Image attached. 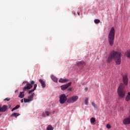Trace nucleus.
I'll use <instances>...</instances> for the list:
<instances>
[{"label": "nucleus", "instance_id": "28", "mask_svg": "<svg viewBox=\"0 0 130 130\" xmlns=\"http://www.w3.org/2000/svg\"><path fill=\"white\" fill-rule=\"evenodd\" d=\"M73 88L72 87H70L68 89V91H72V89Z\"/></svg>", "mask_w": 130, "mask_h": 130}, {"label": "nucleus", "instance_id": "10", "mask_svg": "<svg viewBox=\"0 0 130 130\" xmlns=\"http://www.w3.org/2000/svg\"><path fill=\"white\" fill-rule=\"evenodd\" d=\"M39 82L41 84L42 88H45V87H46V85L45 84V81H44V80L42 79H40Z\"/></svg>", "mask_w": 130, "mask_h": 130}, {"label": "nucleus", "instance_id": "18", "mask_svg": "<svg viewBox=\"0 0 130 130\" xmlns=\"http://www.w3.org/2000/svg\"><path fill=\"white\" fill-rule=\"evenodd\" d=\"M125 100H126V101H129V100H130V92H128L127 95L126 96Z\"/></svg>", "mask_w": 130, "mask_h": 130}, {"label": "nucleus", "instance_id": "13", "mask_svg": "<svg viewBox=\"0 0 130 130\" xmlns=\"http://www.w3.org/2000/svg\"><path fill=\"white\" fill-rule=\"evenodd\" d=\"M78 67H80V66H86V63L83 61H81L80 62L77 63Z\"/></svg>", "mask_w": 130, "mask_h": 130}, {"label": "nucleus", "instance_id": "31", "mask_svg": "<svg viewBox=\"0 0 130 130\" xmlns=\"http://www.w3.org/2000/svg\"><path fill=\"white\" fill-rule=\"evenodd\" d=\"M77 13L78 15H80V12H78Z\"/></svg>", "mask_w": 130, "mask_h": 130}, {"label": "nucleus", "instance_id": "27", "mask_svg": "<svg viewBox=\"0 0 130 130\" xmlns=\"http://www.w3.org/2000/svg\"><path fill=\"white\" fill-rule=\"evenodd\" d=\"M111 128V126L110 125V124H107V128Z\"/></svg>", "mask_w": 130, "mask_h": 130}, {"label": "nucleus", "instance_id": "17", "mask_svg": "<svg viewBox=\"0 0 130 130\" xmlns=\"http://www.w3.org/2000/svg\"><path fill=\"white\" fill-rule=\"evenodd\" d=\"M51 78L53 82H55V83H57V79L55 77V76H52Z\"/></svg>", "mask_w": 130, "mask_h": 130}, {"label": "nucleus", "instance_id": "16", "mask_svg": "<svg viewBox=\"0 0 130 130\" xmlns=\"http://www.w3.org/2000/svg\"><path fill=\"white\" fill-rule=\"evenodd\" d=\"M67 81H68V79H63L62 78H60L59 80V83H66Z\"/></svg>", "mask_w": 130, "mask_h": 130}, {"label": "nucleus", "instance_id": "34", "mask_svg": "<svg viewBox=\"0 0 130 130\" xmlns=\"http://www.w3.org/2000/svg\"><path fill=\"white\" fill-rule=\"evenodd\" d=\"M54 113V111L53 113Z\"/></svg>", "mask_w": 130, "mask_h": 130}, {"label": "nucleus", "instance_id": "9", "mask_svg": "<svg viewBox=\"0 0 130 130\" xmlns=\"http://www.w3.org/2000/svg\"><path fill=\"white\" fill-rule=\"evenodd\" d=\"M50 115V112L46 111L45 112H43L42 117H45L46 116H49Z\"/></svg>", "mask_w": 130, "mask_h": 130}, {"label": "nucleus", "instance_id": "22", "mask_svg": "<svg viewBox=\"0 0 130 130\" xmlns=\"http://www.w3.org/2000/svg\"><path fill=\"white\" fill-rule=\"evenodd\" d=\"M95 121H96L95 118H94V117L91 118V119H90L91 123H94V122H95Z\"/></svg>", "mask_w": 130, "mask_h": 130}, {"label": "nucleus", "instance_id": "19", "mask_svg": "<svg viewBox=\"0 0 130 130\" xmlns=\"http://www.w3.org/2000/svg\"><path fill=\"white\" fill-rule=\"evenodd\" d=\"M19 108H20V105H17L12 109L11 111H14V110L19 109Z\"/></svg>", "mask_w": 130, "mask_h": 130}, {"label": "nucleus", "instance_id": "8", "mask_svg": "<svg viewBox=\"0 0 130 130\" xmlns=\"http://www.w3.org/2000/svg\"><path fill=\"white\" fill-rule=\"evenodd\" d=\"M8 110L7 105H3V107L0 106V112H6Z\"/></svg>", "mask_w": 130, "mask_h": 130}, {"label": "nucleus", "instance_id": "24", "mask_svg": "<svg viewBox=\"0 0 130 130\" xmlns=\"http://www.w3.org/2000/svg\"><path fill=\"white\" fill-rule=\"evenodd\" d=\"M94 23L95 24H99V23H100V20H99V19H95L94 20Z\"/></svg>", "mask_w": 130, "mask_h": 130}, {"label": "nucleus", "instance_id": "5", "mask_svg": "<svg viewBox=\"0 0 130 130\" xmlns=\"http://www.w3.org/2000/svg\"><path fill=\"white\" fill-rule=\"evenodd\" d=\"M78 99H79V96H78L77 95H75V96H73L71 98H69L68 100V103H75V102H76L78 100Z\"/></svg>", "mask_w": 130, "mask_h": 130}, {"label": "nucleus", "instance_id": "15", "mask_svg": "<svg viewBox=\"0 0 130 130\" xmlns=\"http://www.w3.org/2000/svg\"><path fill=\"white\" fill-rule=\"evenodd\" d=\"M20 116V114L18 113H13L11 116V117H15L16 118H17V117H18V116Z\"/></svg>", "mask_w": 130, "mask_h": 130}, {"label": "nucleus", "instance_id": "32", "mask_svg": "<svg viewBox=\"0 0 130 130\" xmlns=\"http://www.w3.org/2000/svg\"><path fill=\"white\" fill-rule=\"evenodd\" d=\"M9 108H11V107H12V106L10 105H9Z\"/></svg>", "mask_w": 130, "mask_h": 130}, {"label": "nucleus", "instance_id": "7", "mask_svg": "<svg viewBox=\"0 0 130 130\" xmlns=\"http://www.w3.org/2000/svg\"><path fill=\"white\" fill-rule=\"evenodd\" d=\"M71 85H72V82H69L67 84L61 85L60 86L61 90H62V91H64V90H67V88L69 87Z\"/></svg>", "mask_w": 130, "mask_h": 130}, {"label": "nucleus", "instance_id": "4", "mask_svg": "<svg viewBox=\"0 0 130 130\" xmlns=\"http://www.w3.org/2000/svg\"><path fill=\"white\" fill-rule=\"evenodd\" d=\"M30 83H27L26 84V86H24L23 88V91H26V90H30V89H32L33 85L34 84H35V82L34 81H31L30 82Z\"/></svg>", "mask_w": 130, "mask_h": 130}, {"label": "nucleus", "instance_id": "29", "mask_svg": "<svg viewBox=\"0 0 130 130\" xmlns=\"http://www.w3.org/2000/svg\"><path fill=\"white\" fill-rule=\"evenodd\" d=\"M20 102L21 103H23V102H24V100L23 99L21 100Z\"/></svg>", "mask_w": 130, "mask_h": 130}, {"label": "nucleus", "instance_id": "21", "mask_svg": "<svg viewBox=\"0 0 130 130\" xmlns=\"http://www.w3.org/2000/svg\"><path fill=\"white\" fill-rule=\"evenodd\" d=\"M24 100V103H29V102H31L30 100H29V99H23Z\"/></svg>", "mask_w": 130, "mask_h": 130}, {"label": "nucleus", "instance_id": "6", "mask_svg": "<svg viewBox=\"0 0 130 130\" xmlns=\"http://www.w3.org/2000/svg\"><path fill=\"white\" fill-rule=\"evenodd\" d=\"M67 96L64 94H62L59 96V102L60 104H63L67 101Z\"/></svg>", "mask_w": 130, "mask_h": 130}, {"label": "nucleus", "instance_id": "30", "mask_svg": "<svg viewBox=\"0 0 130 130\" xmlns=\"http://www.w3.org/2000/svg\"><path fill=\"white\" fill-rule=\"evenodd\" d=\"M85 91H88V88L87 87H85Z\"/></svg>", "mask_w": 130, "mask_h": 130}, {"label": "nucleus", "instance_id": "23", "mask_svg": "<svg viewBox=\"0 0 130 130\" xmlns=\"http://www.w3.org/2000/svg\"><path fill=\"white\" fill-rule=\"evenodd\" d=\"M126 55L127 56V57H128V58H130V51H127L126 53Z\"/></svg>", "mask_w": 130, "mask_h": 130}, {"label": "nucleus", "instance_id": "26", "mask_svg": "<svg viewBox=\"0 0 130 130\" xmlns=\"http://www.w3.org/2000/svg\"><path fill=\"white\" fill-rule=\"evenodd\" d=\"M10 100H11L10 98H7L5 99L4 100V101H10Z\"/></svg>", "mask_w": 130, "mask_h": 130}, {"label": "nucleus", "instance_id": "12", "mask_svg": "<svg viewBox=\"0 0 130 130\" xmlns=\"http://www.w3.org/2000/svg\"><path fill=\"white\" fill-rule=\"evenodd\" d=\"M34 95H35V93H32L30 95H29L28 96V100L30 101V102L31 101H33V98H34Z\"/></svg>", "mask_w": 130, "mask_h": 130}, {"label": "nucleus", "instance_id": "33", "mask_svg": "<svg viewBox=\"0 0 130 130\" xmlns=\"http://www.w3.org/2000/svg\"><path fill=\"white\" fill-rule=\"evenodd\" d=\"M93 106H95V104H92Z\"/></svg>", "mask_w": 130, "mask_h": 130}, {"label": "nucleus", "instance_id": "2", "mask_svg": "<svg viewBox=\"0 0 130 130\" xmlns=\"http://www.w3.org/2000/svg\"><path fill=\"white\" fill-rule=\"evenodd\" d=\"M121 53L115 51L111 52L109 55L108 58L107 59V61L108 63L112 61V59L115 60L116 64L119 65L121 63Z\"/></svg>", "mask_w": 130, "mask_h": 130}, {"label": "nucleus", "instance_id": "20", "mask_svg": "<svg viewBox=\"0 0 130 130\" xmlns=\"http://www.w3.org/2000/svg\"><path fill=\"white\" fill-rule=\"evenodd\" d=\"M53 129L54 128L51 125H49L46 128L47 130H53Z\"/></svg>", "mask_w": 130, "mask_h": 130}, {"label": "nucleus", "instance_id": "25", "mask_svg": "<svg viewBox=\"0 0 130 130\" xmlns=\"http://www.w3.org/2000/svg\"><path fill=\"white\" fill-rule=\"evenodd\" d=\"M88 101H89V99H88V98H86L85 100V104L86 105H88Z\"/></svg>", "mask_w": 130, "mask_h": 130}, {"label": "nucleus", "instance_id": "35", "mask_svg": "<svg viewBox=\"0 0 130 130\" xmlns=\"http://www.w3.org/2000/svg\"><path fill=\"white\" fill-rule=\"evenodd\" d=\"M1 115H2L0 114V116H1Z\"/></svg>", "mask_w": 130, "mask_h": 130}, {"label": "nucleus", "instance_id": "1", "mask_svg": "<svg viewBox=\"0 0 130 130\" xmlns=\"http://www.w3.org/2000/svg\"><path fill=\"white\" fill-rule=\"evenodd\" d=\"M122 82L118 88V95L120 99H122L125 96V90H124V86H127L128 84V78L127 75L125 74L122 76Z\"/></svg>", "mask_w": 130, "mask_h": 130}, {"label": "nucleus", "instance_id": "11", "mask_svg": "<svg viewBox=\"0 0 130 130\" xmlns=\"http://www.w3.org/2000/svg\"><path fill=\"white\" fill-rule=\"evenodd\" d=\"M36 88H37V84H35L34 86V89L28 91V94H31V93L34 92L36 90Z\"/></svg>", "mask_w": 130, "mask_h": 130}, {"label": "nucleus", "instance_id": "3", "mask_svg": "<svg viewBox=\"0 0 130 130\" xmlns=\"http://www.w3.org/2000/svg\"><path fill=\"white\" fill-rule=\"evenodd\" d=\"M115 38V29L112 27L110 30L108 36V41L110 46H113L114 44V39Z\"/></svg>", "mask_w": 130, "mask_h": 130}, {"label": "nucleus", "instance_id": "14", "mask_svg": "<svg viewBox=\"0 0 130 130\" xmlns=\"http://www.w3.org/2000/svg\"><path fill=\"white\" fill-rule=\"evenodd\" d=\"M18 97L21 99L24 98L25 97V92L24 91L20 92Z\"/></svg>", "mask_w": 130, "mask_h": 130}]
</instances>
